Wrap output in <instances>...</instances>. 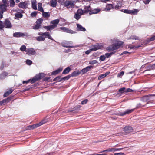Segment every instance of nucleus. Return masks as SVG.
Wrapping results in <instances>:
<instances>
[{
    "mask_svg": "<svg viewBox=\"0 0 155 155\" xmlns=\"http://www.w3.org/2000/svg\"><path fill=\"white\" fill-rule=\"evenodd\" d=\"M72 44L73 43L72 41H65L61 43V45L63 47L67 48H75L79 47V45L73 46L72 45Z\"/></svg>",
    "mask_w": 155,
    "mask_h": 155,
    "instance_id": "1",
    "label": "nucleus"
},
{
    "mask_svg": "<svg viewBox=\"0 0 155 155\" xmlns=\"http://www.w3.org/2000/svg\"><path fill=\"white\" fill-rule=\"evenodd\" d=\"M43 21V19L41 18L38 19L36 22L35 25L33 26V29L37 30L40 28Z\"/></svg>",
    "mask_w": 155,
    "mask_h": 155,
    "instance_id": "2",
    "label": "nucleus"
},
{
    "mask_svg": "<svg viewBox=\"0 0 155 155\" xmlns=\"http://www.w3.org/2000/svg\"><path fill=\"white\" fill-rule=\"evenodd\" d=\"M123 149V148H109L106 150H103L100 152L101 153H103L104 152H106L107 153L108 152H114L117 151H120L122 149Z\"/></svg>",
    "mask_w": 155,
    "mask_h": 155,
    "instance_id": "3",
    "label": "nucleus"
},
{
    "mask_svg": "<svg viewBox=\"0 0 155 155\" xmlns=\"http://www.w3.org/2000/svg\"><path fill=\"white\" fill-rule=\"evenodd\" d=\"M28 34L27 33H23L21 32H15L13 34V36L15 37H20L24 36H28Z\"/></svg>",
    "mask_w": 155,
    "mask_h": 155,
    "instance_id": "4",
    "label": "nucleus"
},
{
    "mask_svg": "<svg viewBox=\"0 0 155 155\" xmlns=\"http://www.w3.org/2000/svg\"><path fill=\"white\" fill-rule=\"evenodd\" d=\"M38 35L40 36H45L46 38H47L52 40H54L55 41L53 40L51 36L49 34V33L48 32H46L44 33L39 32L38 34Z\"/></svg>",
    "mask_w": 155,
    "mask_h": 155,
    "instance_id": "5",
    "label": "nucleus"
},
{
    "mask_svg": "<svg viewBox=\"0 0 155 155\" xmlns=\"http://www.w3.org/2000/svg\"><path fill=\"white\" fill-rule=\"evenodd\" d=\"M25 52H26V54L29 55H34L36 53L35 50L31 48L27 49Z\"/></svg>",
    "mask_w": 155,
    "mask_h": 155,
    "instance_id": "6",
    "label": "nucleus"
},
{
    "mask_svg": "<svg viewBox=\"0 0 155 155\" xmlns=\"http://www.w3.org/2000/svg\"><path fill=\"white\" fill-rule=\"evenodd\" d=\"M59 19H57L51 21L50 23L52 24L51 25V26L53 29L57 27V25L59 23Z\"/></svg>",
    "mask_w": 155,
    "mask_h": 155,
    "instance_id": "7",
    "label": "nucleus"
},
{
    "mask_svg": "<svg viewBox=\"0 0 155 155\" xmlns=\"http://www.w3.org/2000/svg\"><path fill=\"white\" fill-rule=\"evenodd\" d=\"M60 29L63 31L64 32L70 33L71 34H74L76 33L75 31H73L72 30L69 29L65 27H60Z\"/></svg>",
    "mask_w": 155,
    "mask_h": 155,
    "instance_id": "8",
    "label": "nucleus"
},
{
    "mask_svg": "<svg viewBox=\"0 0 155 155\" xmlns=\"http://www.w3.org/2000/svg\"><path fill=\"white\" fill-rule=\"evenodd\" d=\"M123 130L126 133L129 134L133 131V129L130 126H127L124 128Z\"/></svg>",
    "mask_w": 155,
    "mask_h": 155,
    "instance_id": "9",
    "label": "nucleus"
},
{
    "mask_svg": "<svg viewBox=\"0 0 155 155\" xmlns=\"http://www.w3.org/2000/svg\"><path fill=\"white\" fill-rule=\"evenodd\" d=\"M93 68V66L91 65L88 66L82 69L81 71L82 74H83L87 72L90 71L91 68Z\"/></svg>",
    "mask_w": 155,
    "mask_h": 155,
    "instance_id": "10",
    "label": "nucleus"
},
{
    "mask_svg": "<svg viewBox=\"0 0 155 155\" xmlns=\"http://www.w3.org/2000/svg\"><path fill=\"white\" fill-rule=\"evenodd\" d=\"M64 5L67 8H70L73 7L75 4L74 2H72L71 1H66L64 3Z\"/></svg>",
    "mask_w": 155,
    "mask_h": 155,
    "instance_id": "11",
    "label": "nucleus"
},
{
    "mask_svg": "<svg viewBox=\"0 0 155 155\" xmlns=\"http://www.w3.org/2000/svg\"><path fill=\"white\" fill-rule=\"evenodd\" d=\"M8 6L5 4H0V11L3 13L6 11L7 10V6Z\"/></svg>",
    "mask_w": 155,
    "mask_h": 155,
    "instance_id": "12",
    "label": "nucleus"
},
{
    "mask_svg": "<svg viewBox=\"0 0 155 155\" xmlns=\"http://www.w3.org/2000/svg\"><path fill=\"white\" fill-rule=\"evenodd\" d=\"M4 26L7 28H10L12 26L10 21L8 19H6L4 22Z\"/></svg>",
    "mask_w": 155,
    "mask_h": 155,
    "instance_id": "13",
    "label": "nucleus"
},
{
    "mask_svg": "<svg viewBox=\"0 0 155 155\" xmlns=\"http://www.w3.org/2000/svg\"><path fill=\"white\" fill-rule=\"evenodd\" d=\"M40 75L39 74H37L35 77H34L32 79H31V83L33 84L36 81L41 79L40 77Z\"/></svg>",
    "mask_w": 155,
    "mask_h": 155,
    "instance_id": "14",
    "label": "nucleus"
},
{
    "mask_svg": "<svg viewBox=\"0 0 155 155\" xmlns=\"http://www.w3.org/2000/svg\"><path fill=\"white\" fill-rule=\"evenodd\" d=\"M134 110V109H127L125 111L123 112H120L119 114L120 116H124V115L128 114L132 112Z\"/></svg>",
    "mask_w": 155,
    "mask_h": 155,
    "instance_id": "15",
    "label": "nucleus"
},
{
    "mask_svg": "<svg viewBox=\"0 0 155 155\" xmlns=\"http://www.w3.org/2000/svg\"><path fill=\"white\" fill-rule=\"evenodd\" d=\"M77 29L78 31H85L86 30L85 28L84 27L79 24H77Z\"/></svg>",
    "mask_w": 155,
    "mask_h": 155,
    "instance_id": "16",
    "label": "nucleus"
},
{
    "mask_svg": "<svg viewBox=\"0 0 155 155\" xmlns=\"http://www.w3.org/2000/svg\"><path fill=\"white\" fill-rule=\"evenodd\" d=\"M117 49L116 46L114 45H111L107 48V50L108 51H111Z\"/></svg>",
    "mask_w": 155,
    "mask_h": 155,
    "instance_id": "17",
    "label": "nucleus"
},
{
    "mask_svg": "<svg viewBox=\"0 0 155 155\" xmlns=\"http://www.w3.org/2000/svg\"><path fill=\"white\" fill-rule=\"evenodd\" d=\"M110 73L109 72H106L104 74H101L98 77V80H101L102 79L104 78L105 77L107 76Z\"/></svg>",
    "mask_w": 155,
    "mask_h": 155,
    "instance_id": "18",
    "label": "nucleus"
},
{
    "mask_svg": "<svg viewBox=\"0 0 155 155\" xmlns=\"http://www.w3.org/2000/svg\"><path fill=\"white\" fill-rule=\"evenodd\" d=\"M81 72L79 70L75 71H74L71 74V77L77 76L79 75Z\"/></svg>",
    "mask_w": 155,
    "mask_h": 155,
    "instance_id": "19",
    "label": "nucleus"
},
{
    "mask_svg": "<svg viewBox=\"0 0 155 155\" xmlns=\"http://www.w3.org/2000/svg\"><path fill=\"white\" fill-rule=\"evenodd\" d=\"M100 48V47L98 44L93 45L91 48L92 51H96Z\"/></svg>",
    "mask_w": 155,
    "mask_h": 155,
    "instance_id": "20",
    "label": "nucleus"
},
{
    "mask_svg": "<svg viewBox=\"0 0 155 155\" xmlns=\"http://www.w3.org/2000/svg\"><path fill=\"white\" fill-rule=\"evenodd\" d=\"M8 73L5 72H3L0 74V79H5V77L8 75Z\"/></svg>",
    "mask_w": 155,
    "mask_h": 155,
    "instance_id": "21",
    "label": "nucleus"
},
{
    "mask_svg": "<svg viewBox=\"0 0 155 155\" xmlns=\"http://www.w3.org/2000/svg\"><path fill=\"white\" fill-rule=\"evenodd\" d=\"M63 70V68H61L52 72V74L55 75L60 72Z\"/></svg>",
    "mask_w": 155,
    "mask_h": 155,
    "instance_id": "22",
    "label": "nucleus"
},
{
    "mask_svg": "<svg viewBox=\"0 0 155 155\" xmlns=\"http://www.w3.org/2000/svg\"><path fill=\"white\" fill-rule=\"evenodd\" d=\"M84 13H87L89 12H90L91 10V8L90 6H84Z\"/></svg>",
    "mask_w": 155,
    "mask_h": 155,
    "instance_id": "23",
    "label": "nucleus"
},
{
    "mask_svg": "<svg viewBox=\"0 0 155 155\" xmlns=\"http://www.w3.org/2000/svg\"><path fill=\"white\" fill-rule=\"evenodd\" d=\"M43 17L45 18H48L50 16V14L49 12H43L42 13Z\"/></svg>",
    "mask_w": 155,
    "mask_h": 155,
    "instance_id": "24",
    "label": "nucleus"
},
{
    "mask_svg": "<svg viewBox=\"0 0 155 155\" xmlns=\"http://www.w3.org/2000/svg\"><path fill=\"white\" fill-rule=\"evenodd\" d=\"M100 11V9H94L92 10H91L90 12H89V14H97Z\"/></svg>",
    "mask_w": 155,
    "mask_h": 155,
    "instance_id": "25",
    "label": "nucleus"
},
{
    "mask_svg": "<svg viewBox=\"0 0 155 155\" xmlns=\"http://www.w3.org/2000/svg\"><path fill=\"white\" fill-rule=\"evenodd\" d=\"M123 42L120 41H118L114 45L117 48V49L119 48L123 44Z\"/></svg>",
    "mask_w": 155,
    "mask_h": 155,
    "instance_id": "26",
    "label": "nucleus"
},
{
    "mask_svg": "<svg viewBox=\"0 0 155 155\" xmlns=\"http://www.w3.org/2000/svg\"><path fill=\"white\" fill-rule=\"evenodd\" d=\"M27 4L25 2H22L19 3L18 6L20 8H25L27 7Z\"/></svg>",
    "mask_w": 155,
    "mask_h": 155,
    "instance_id": "27",
    "label": "nucleus"
},
{
    "mask_svg": "<svg viewBox=\"0 0 155 155\" xmlns=\"http://www.w3.org/2000/svg\"><path fill=\"white\" fill-rule=\"evenodd\" d=\"M71 69L69 67H67L63 71L62 74H66L69 73Z\"/></svg>",
    "mask_w": 155,
    "mask_h": 155,
    "instance_id": "28",
    "label": "nucleus"
},
{
    "mask_svg": "<svg viewBox=\"0 0 155 155\" xmlns=\"http://www.w3.org/2000/svg\"><path fill=\"white\" fill-rule=\"evenodd\" d=\"M45 123V121L44 120H42L39 123L35 124L33 125V126L34 127V129L39 126L42 125L43 124Z\"/></svg>",
    "mask_w": 155,
    "mask_h": 155,
    "instance_id": "29",
    "label": "nucleus"
},
{
    "mask_svg": "<svg viewBox=\"0 0 155 155\" xmlns=\"http://www.w3.org/2000/svg\"><path fill=\"white\" fill-rule=\"evenodd\" d=\"M113 8V5L111 4H107L106 6V7L105 8V10L106 11H108Z\"/></svg>",
    "mask_w": 155,
    "mask_h": 155,
    "instance_id": "30",
    "label": "nucleus"
},
{
    "mask_svg": "<svg viewBox=\"0 0 155 155\" xmlns=\"http://www.w3.org/2000/svg\"><path fill=\"white\" fill-rule=\"evenodd\" d=\"M45 36H40L36 37V40L38 41H42L45 40Z\"/></svg>",
    "mask_w": 155,
    "mask_h": 155,
    "instance_id": "31",
    "label": "nucleus"
},
{
    "mask_svg": "<svg viewBox=\"0 0 155 155\" xmlns=\"http://www.w3.org/2000/svg\"><path fill=\"white\" fill-rule=\"evenodd\" d=\"M57 3L56 0H51V5L53 7H55L56 6Z\"/></svg>",
    "mask_w": 155,
    "mask_h": 155,
    "instance_id": "32",
    "label": "nucleus"
},
{
    "mask_svg": "<svg viewBox=\"0 0 155 155\" xmlns=\"http://www.w3.org/2000/svg\"><path fill=\"white\" fill-rule=\"evenodd\" d=\"M9 5L11 7H13L15 5V3L14 0H10L9 1Z\"/></svg>",
    "mask_w": 155,
    "mask_h": 155,
    "instance_id": "33",
    "label": "nucleus"
},
{
    "mask_svg": "<svg viewBox=\"0 0 155 155\" xmlns=\"http://www.w3.org/2000/svg\"><path fill=\"white\" fill-rule=\"evenodd\" d=\"M138 11L139 10L138 9H134L132 10H131V14L136 15L138 12Z\"/></svg>",
    "mask_w": 155,
    "mask_h": 155,
    "instance_id": "34",
    "label": "nucleus"
},
{
    "mask_svg": "<svg viewBox=\"0 0 155 155\" xmlns=\"http://www.w3.org/2000/svg\"><path fill=\"white\" fill-rule=\"evenodd\" d=\"M43 28L45 29H47V30H50L53 29L51 25L48 26H44Z\"/></svg>",
    "mask_w": 155,
    "mask_h": 155,
    "instance_id": "35",
    "label": "nucleus"
},
{
    "mask_svg": "<svg viewBox=\"0 0 155 155\" xmlns=\"http://www.w3.org/2000/svg\"><path fill=\"white\" fill-rule=\"evenodd\" d=\"M62 81V78H61V77L59 76L57 77L53 80L54 81H57L58 82L61 81Z\"/></svg>",
    "mask_w": 155,
    "mask_h": 155,
    "instance_id": "36",
    "label": "nucleus"
},
{
    "mask_svg": "<svg viewBox=\"0 0 155 155\" xmlns=\"http://www.w3.org/2000/svg\"><path fill=\"white\" fill-rule=\"evenodd\" d=\"M148 100H149V97L147 95L141 98L142 101L143 102L147 101Z\"/></svg>",
    "mask_w": 155,
    "mask_h": 155,
    "instance_id": "37",
    "label": "nucleus"
},
{
    "mask_svg": "<svg viewBox=\"0 0 155 155\" xmlns=\"http://www.w3.org/2000/svg\"><path fill=\"white\" fill-rule=\"evenodd\" d=\"M22 15L20 13H17L15 14V17L17 18H21L22 17Z\"/></svg>",
    "mask_w": 155,
    "mask_h": 155,
    "instance_id": "38",
    "label": "nucleus"
},
{
    "mask_svg": "<svg viewBox=\"0 0 155 155\" xmlns=\"http://www.w3.org/2000/svg\"><path fill=\"white\" fill-rule=\"evenodd\" d=\"M74 18L77 20L79 19L81 17V15L77 13H75L74 15Z\"/></svg>",
    "mask_w": 155,
    "mask_h": 155,
    "instance_id": "39",
    "label": "nucleus"
},
{
    "mask_svg": "<svg viewBox=\"0 0 155 155\" xmlns=\"http://www.w3.org/2000/svg\"><path fill=\"white\" fill-rule=\"evenodd\" d=\"M98 63L97 61L96 60H92L89 61V64L91 65L94 64Z\"/></svg>",
    "mask_w": 155,
    "mask_h": 155,
    "instance_id": "40",
    "label": "nucleus"
},
{
    "mask_svg": "<svg viewBox=\"0 0 155 155\" xmlns=\"http://www.w3.org/2000/svg\"><path fill=\"white\" fill-rule=\"evenodd\" d=\"M20 50L22 51H25L26 50V46L24 45H22L20 48Z\"/></svg>",
    "mask_w": 155,
    "mask_h": 155,
    "instance_id": "41",
    "label": "nucleus"
},
{
    "mask_svg": "<svg viewBox=\"0 0 155 155\" xmlns=\"http://www.w3.org/2000/svg\"><path fill=\"white\" fill-rule=\"evenodd\" d=\"M150 102V101L148 102L147 103V104H146L145 105H142V104H141L140 103H139L137 104V107H144V106L149 107V106H147V105Z\"/></svg>",
    "mask_w": 155,
    "mask_h": 155,
    "instance_id": "42",
    "label": "nucleus"
},
{
    "mask_svg": "<svg viewBox=\"0 0 155 155\" xmlns=\"http://www.w3.org/2000/svg\"><path fill=\"white\" fill-rule=\"evenodd\" d=\"M125 88L124 87L120 88L119 90V91L121 93H123L124 92H125Z\"/></svg>",
    "mask_w": 155,
    "mask_h": 155,
    "instance_id": "43",
    "label": "nucleus"
},
{
    "mask_svg": "<svg viewBox=\"0 0 155 155\" xmlns=\"http://www.w3.org/2000/svg\"><path fill=\"white\" fill-rule=\"evenodd\" d=\"M84 12V10H82L81 9H78L77 11V12L78 13L80 14V15H82L83 13Z\"/></svg>",
    "mask_w": 155,
    "mask_h": 155,
    "instance_id": "44",
    "label": "nucleus"
},
{
    "mask_svg": "<svg viewBox=\"0 0 155 155\" xmlns=\"http://www.w3.org/2000/svg\"><path fill=\"white\" fill-rule=\"evenodd\" d=\"M71 77V75H69L64 78H62V79L63 80H68Z\"/></svg>",
    "mask_w": 155,
    "mask_h": 155,
    "instance_id": "45",
    "label": "nucleus"
},
{
    "mask_svg": "<svg viewBox=\"0 0 155 155\" xmlns=\"http://www.w3.org/2000/svg\"><path fill=\"white\" fill-rule=\"evenodd\" d=\"M122 11L124 13L131 14V10L128 9H125L122 10Z\"/></svg>",
    "mask_w": 155,
    "mask_h": 155,
    "instance_id": "46",
    "label": "nucleus"
},
{
    "mask_svg": "<svg viewBox=\"0 0 155 155\" xmlns=\"http://www.w3.org/2000/svg\"><path fill=\"white\" fill-rule=\"evenodd\" d=\"M124 74V72L122 71L118 73L117 74V77L119 78H121V77Z\"/></svg>",
    "mask_w": 155,
    "mask_h": 155,
    "instance_id": "47",
    "label": "nucleus"
},
{
    "mask_svg": "<svg viewBox=\"0 0 155 155\" xmlns=\"http://www.w3.org/2000/svg\"><path fill=\"white\" fill-rule=\"evenodd\" d=\"M26 63L28 65H31L32 64V62L29 59H27L26 61Z\"/></svg>",
    "mask_w": 155,
    "mask_h": 155,
    "instance_id": "48",
    "label": "nucleus"
},
{
    "mask_svg": "<svg viewBox=\"0 0 155 155\" xmlns=\"http://www.w3.org/2000/svg\"><path fill=\"white\" fill-rule=\"evenodd\" d=\"M129 39H132L134 40H138V38L137 36L134 35H132L129 38Z\"/></svg>",
    "mask_w": 155,
    "mask_h": 155,
    "instance_id": "49",
    "label": "nucleus"
},
{
    "mask_svg": "<svg viewBox=\"0 0 155 155\" xmlns=\"http://www.w3.org/2000/svg\"><path fill=\"white\" fill-rule=\"evenodd\" d=\"M34 129V127H33V125L28 126L26 127V129L27 130L33 129Z\"/></svg>",
    "mask_w": 155,
    "mask_h": 155,
    "instance_id": "50",
    "label": "nucleus"
},
{
    "mask_svg": "<svg viewBox=\"0 0 155 155\" xmlns=\"http://www.w3.org/2000/svg\"><path fill=\"white\" fill-rule=\"evenodd\" d=\"M37 13V12L36 11L33 12L31 13V16L32 17H35Z\"/></svg>",
    "mask_w": 155,
    "mask_h": 155,
    "instance_id": "51",
    "label": "nucleus"
},
{
    "mask_svg": "<svg viewBox=\"0 0 155 155\" xmlns=\"http://www.w3.org/2000/svg\"><path fill=\"white\" fill-rule=\"evenodd\" d=\"M106 58V57L105 55H102L100 56V60L101 61H104Z\"/></svg>",
    "mask_w": 155,
    "mask_h": 155,
    "instance_id": "52",
    "label": "nucleus"
},
{
    "mask_svg": "<svg viewBox=\"0 0 155 155\" xmlns=\"http://www.w3.org/2000/svg\"><path fill=\"white\" fill-rule=\"evenodd\" d=\"M4 27V23L1 21H0V30L2 29Z\"/></svg>",
    "mask_w": 155,
    "mask_h": 155,
    "instance_id": "53",
    "label": "nucleus"
},
{
    "mask_svg": "<svg viewBox=\"0 0 155 155\" xmlns=\"http://www.w3.org/2000/svg\"><path fill=\"white\" fill-rule=\"evenodd\" d=\"M146 68L147 70H145L144 71V72L146 71H147V70H153L151 65H150L148 66L147 67H146Z\"/></svg>",
    "mask_w": 155,
    "mask_h": 155,
    "instance_id": "54",
    "label": "nucleus"
},
{
    "mask_svg": "<svg viewBox=\"0 0 155 155\" xmlns=\"http://www.w3.org/2000/svg\"><path fill=\"white\" fill-rule=\"evenodd\" d=\"M155 40V35L151 37L148 40L149 42L151 41Z\"/></svg>",
    "mask_w": 155,
    "mask_h": 155,
    "instance_id": "55",
    "label": "nucleus"
},
{
    "mask_svg": "<svg viewBox=\"0 0 155 155\" xmlns=\"http://www.w3.org/2000/svg\"><path fill=\"white\" fill-rule=\"evenodd\" d=\"M120 5H118V4L114 7V8L116 9H117L120 8V7L121 6V4H120Z\"/></svg>",
    "mask_w": 155,
    "mask_h": 155,
    "instance_id": "56",
    "label": "nucleus"
},
{
    "mask_svg": "<svg viewBox=\"0 0 155 155\" xmlns=\"http://www.w3.org/2000/svg\"><path fill=\"white\" fill-rule=\"evenodd\" d=\"M133 91V90L130 88H128L126 89L125 92H132Z\"/></svg>",
    "mask_w": 155,
    "mask_h": 155,
    "instance_id": "57",
    "label": "nucleus"
},
{
    "mask_svg": "<svg viewBox=\"0 0 155 155\" xmlns=\"http://www.w3.org/2000/svg\"><path fill=\"white\" fill-rule=\"evenodd\" d=\"M2 2L3 3V4H5L7 5H8V2L7 0H2Z\"/></svg>",
    "mask_w": 155,
    "mask_h": 155,
    "instance_id": "58",
    "label": "nucleus"
},
{
    "mask_svg": "<svg viewBox=\"0 0 155 155\" xmlns=\"http://www.w3.org/2000/svg\"><path fill=\"white\" fill-rule=\"evenodd\" d=\"M87 99H85L82 101L81 103L82 104H85L87 102Z\"/></svg>",
    "mask_w": 155,
    "mask_h": 155,
    "instance_id": "59",
    "label": "nucleus"
},
{
    "mask_svg": "<svg viewBox=\"0 0 155 155\" xmlns=\"http://www.w3.org/2000/svg\"><path fill=\"white\" fill-rule=\"evenodd\" d=\"M151 0H146V1H143V2L145 4H147L150 2Z\"/></svg>",
    "mask_w": 155,
    "mask_h": 155,
    "instance_id": "60",
    "label": "nucleus"
},
{
    "mask_svg": "<svg viewBox=\"0 0 155 155\" xmlns=\"http://www.w3.org/2000/svg\"><path fill=\"white\" fill-rule=\"evenodd\" d=\"M31 79H29L28 80L25 81H23V84H25V83H28L30 81L31 82Z\"/></svg>",
    "mask_w": 155,
    "mask_h": 155,
    "instance_id": "61",
    "label": "nucleus"
},
{
    "mask_svg": "<svg viewBox=\"0 0 155 155\" xmlns=\"http://www.w3.org/2000/svg\"><path fill=\"white\" fill-rule=\"evenodd\" d=\"M92 50H91V49H90V50H87L86 51H85V54H89L91 51H92Z\"/></svg>",
    "mask_w": 155,
    "mask_h": 155,
    "instance_id": "62",
    "label": "nucleus"
},
{
    "mask_svg": "<svg viewBox=\"0 0 155 155\" xmlns=\"http://www.w3.org/2000/svg\"><path fill=\"white\" fill-rule=\"evenodd\" d=\"M38 10L39 11H40L41 12H44V10L42 7H41L38 8Z\"/></svg>",
    "mask_w": 155,
    "mask_h": 155,
    "instance_id": "63",
    "label": "nucleus"
},
{
    "mask_svg": "<svg viewBox=\"0 0 155 155\" xmlns=\"http://www.w3.org/2000/svg\"><path fill=\"white\" fill-rule=\"evenodd\" d=\"M114 155H124V154L122 152L115 153Z\"/></svg>",
    "mask_w": 155,
    "mask_h": 155,
    "instance_id": "64",
    "label": "nucleus"
}]
</instances>
